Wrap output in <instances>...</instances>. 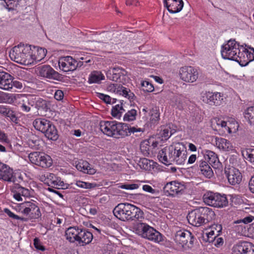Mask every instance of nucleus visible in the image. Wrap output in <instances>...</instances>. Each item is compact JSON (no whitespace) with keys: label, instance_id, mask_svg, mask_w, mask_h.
<instances>
[{"label":"nucleus","instance_id":"nucleus-17","mask_svg":"<svg viewBox=\"0 0 254 254\" xmlns=\"http://www.w3.org/2000/svg\"><path fill=\"white\" fill-rule=\"evenodd\" d=\"M117 124L118 122L115 121H101L100 123V128L105 134L115 137Z\"/></svg>","mask_w":254,"mask_h":254},{"label":"nucleus","instance_id":"nucleus-36","mask_svg":"<svg viewBox=\"0 0 254 254\" xmlns=\"http://www.w3.org/2000/svg\"><path fill=\"white\" fill-rule=\"evenodd\" d=\"M105 76L100 71H94L91 73L88 78V82L99 83L101 80H104Z\"/></svg>","mask_w":254,"mask_h":254},{"label":"nucleus","instance_id":"nucleus-30","mask_svg":"<svg viewBox=\"0 0 254 254\" xmlns=\"http://www.w3.org/2000/svg\"><path fill=\"white\" fill-rule=\"evenodd\" d=\"M80 228L75 227H70L68 228L65 233V236L66 240L70 243H74L77 242L79 237V233Z\"/></svg>","mask_w":254,"mask_h":254},{"label":"nucleus","instance_id":"nucleus-60","mask_svg":"<svg viewBox=\"0 0 254 254\" xmlns=\"http://www.w3.org/2000/svg\"><path fill=\"white\" fill-rule=\"evenodd\" d=\"M214 245L217 247H219L223 245L224 241L222 238H217V236L214 238V240L213 241Z\"/></svg>","mask_w":254,"mask_h":254},{"label":"nucleus","instance_id":"nucleus-46","mask_svg":"<svg viewBox=\"0 0 254 254\" xmlns=\"http://www.w3.org/2000/svg\"><path fill=\"white\" fill-rule=\"evenodd\" d=\"M141 86L143 87V90L146 92H151L154 90L153 85L147 81H143L141 83Z\"/></svg>","mask_w":254,"mask_h":254},{"label":"nucleus","instance_id":"nucleus-42","mask_svg":"<svg viewBox=\"0 0 254 254\" xmlns=\"http://www.w3.org/2000/svg\"><path fill=\"white\" fill-rule=\"evenodd\" d=\"M5 3V7L8 11L15 9L18 5V0H3Z\"/></svg>","mask_w":254,"mask_h":254},{"label":"nucleus","instance_id":"nucleus-55","mask_svg":"<svg viewBox=\"0 0 254 254\" xmlns=\"http://www.w3.org/2000/svg\"><path fill=\"white\" fill-rule=\"evenodd\" d=\"M64 182L61 181V179L59 177H56V179L53 181L50 185L52 187L58 188V187H62L64 186Z\"/></svg>","mask_w":254,"mask_h":254},{"label":"nucleus","instance_id":"nucleus-32","mask_svg":"<svg viewBox=\"0 0 254 254\" xmlns=\"http://www.w3.org/2000/svg\"><path fill=\"white\" fill-rule=\"evenodd\" d=\"M185 98L181 95H173L170 99V105L180 110L184 107Z\"/></svg>","mask_w":254,"mask_h":254},{"label":"nucleus","instance_id":"nucleus-2","mask_svg":"<svg viewBox=\"0 0 254 254\" xmlns=\"http://www.w3.org/2000/svg\"><path fill=\"white\" fill-rule=\"evenodd\" d=\"M132 228L133 232L142 238L156 243L163 241L162 234L145 223L138 221L133 224Z\"/></svg>","mask_w":254,"mask_h":254},{"label":"nucleus","instance_id":"nucleus-27","mask_svg":"<svg viewBox=\"0 0 254 254\" xmlns=\"http://www.w3.org/2000/svg\"><path fill=\"white\" fill-rule=\"evenodd\" d=\"M197 167L205 177L210 178L213 176V172L206 161L201 159L197 161Z\"/></svg>","mask_w":254,"mask_h":254},{"label":"nucleus","instance_id":"nucleus-48","mask_svg":"<svg viewBox=\"0 0 254 254\" xmlns=\"http://www.w3.org/2000/svg\"><path fill=\"white\" fill-rule=\"evenodd\" d=\"M243 61H247V56L244 54V51L243 53H241L240 54H238L237 55V58L235 60V61L239 63L241 66H245L247 64H244V63H243Z\"/></svg>","mask_w":254,"mask_h":254},{"label":"nucleus","instance_id":"nucleus-28","mask_svg":"<svg viewBox=\"0 0 254 254\" xmlns=\"http://www.w3.org/2000/svg\"><path fill=\"white\" fill-rule=\"evenodd\" d=\"M93 234L86 229H80L79 233L78 243L81 246L89 244L93 239Z\"/></svg>","mask_w":254,"mask_h":254},{"label":"nucleus","instance_id":"nucleus-44","mask_svg":"<svg viewBox=\"0 0 254 254\" xmlns=\"http://www.w3.org/2000/svg\"><path fill=\"white\" fill-rule=\"evenodd\" d=\"M76 185L79 188L86 189L94 188L96 186L95 184L84 182L81 181H77Z\"/></svg>","mask_w":254,"mask_h":254},{"label":"nucleus","instance_id":"nucleus-19","mask_svg":"<svg viewBox=\"0 0 254 254\" xmlns=\"http://www.w3.org/2000/svg\"><path fill=\"white\" fill-rule=\"evenodd\" d=\"M163 3L164 6L171 13L180 12L184 6L183 0H163Z\"/></svg>","mask_w":254,"mask_h":254},{"label":"nucleus","instance_id":"nucleus-3","mask_svg":"<svg viewBox=\"0 0 254 254\" xmlns=\"http://www.w3.org/2000/svg\"><path fill=\"white\" fill-rule=\"evenodd\" d=\"M31 45L20 44L14 47L9 52L10 59L17 63L28 65L33 63V55L30 53Z\"/></svg>","mask_w":254,"mask_h":254},{"label":"nucleus","instance_id":"nucleus-20","mask_svg":"<svg viewBox=\"0 0 254 254\" xmlns=\"http://www.w3.org/2000/svg\"><path fill=\"white\" fill-rule=\"evenodd\" d=\"M110 90L120 95L127 98L130 101L133 100L135 98L134 93L127 88L118 84H114L109 86Z\"/></svg>","mask_w":254,"mask_h":254},{"label":"nucleus","instance_id":"nucleus-43","mask_svg":"<svg viewBox=\"0 0 254 254\" xmlns=\"http://www.w3.org/2000/svg\"><path fill=\"white\" fill-rule=\"evenodd\" d=\"M47 51L43 48H37V54L34 55V58H33V60H35V61H40L46 56Z\"/></svg>","mask_w":254,"mask_h":254},{"label":"nucleus","instance_id":"nucleus-23","mask_svg":"<svg viewBox=\"0 0 254 254\" xmlns=\"http://www.w3.org/2000/svg\"><path fill=\"white\" fill-rule=\"evenodd\" d=\"M187 219L189 223L192 226L199 227L204 225L198 208L190 212L187 216Z\"/></svg>","mask_w":254,"mask_h":254},{"label":"nucleus","instance_id":"nucleus-51","mask_svg":"<svg viewBox=\"0 0 254 254\" xmlns=\"http://www.w3.org/2000/svg\"><path fill=\"white\" fill-rule=\"evenodd\" d=\"M6 116L9 117L13 122L16 124L17 123L18 119L16 116L14 112L12 111L10 108H9V110L7 111Z\"/></svg>","mask_w":254,"mask_h":254},{"label":"nucleus","instance_id":"nucleus-64","mask_svg":"<svg viewBox=\"0 0 254 254\" xmlns=\"http://www.w3.org/2000/svg\"><path fill=\"white\" fill-rule=\"evenodd\" d=\"M247 227L248 233L254 237V223L251 225H247Z\"/></svg>","mask_w":254,"mask_h":254},{"label":"nucleus","instance_id":"nucleus-15","mask_svg":"<svg viewBox=\"0 0 254 254\" xmlns=\"http://www.w3.org/2000/svg\"><path fill=\"white\" fill-rule=\"evenodd\" d=\"M180 78L184 81L193 82L197 79L198 73L192 66H184L179 70Z\"/></svg>","mask_w":254,"mask_h":254},{"label":"nucleus","instance_id":"nucleus-50","mask_svg":"<svg viewBox=\"0 0 254 254\" xmlns=\"http://www.w3.org/2000/svg\"><path fill=\"white\" fill-rule=\"evenodd\" d=\"M88 165L89 164L87 162L83 161L82 163L79 162L76 165V168L78 170L80 171L84 172L86 169H88V167H89Z\"/></svg>","mask_w":254,"mask_h":254},{"label":"nucleus","instance_id":"nucleus-47","mask_svg":"<svg viewBox=\"0 0 254 254\" xmlns=\"http://www.w3.org/2000/svg\"><path fill=\"white\" fill-rule=\"evenodd\" d=\"M150 121L152 124H155L160 119V113L156 110H152L150 113Z\"/></svg>","mask_w":254,"mask_h":254},{"label":"nucleus","instance_id":"nucleus-14","mask_svg":"<svg viewBox=\"0 0 254 254\" xmlns=\"http://www.w3.org/2000/svg\"><path fill=\"white\" fill-rule=\"evenodd\" d=\"M224 173L228 182L231 185H238L242 181V175L241 172L238 169L233 166L226 167L224 169Z\"/></svg>","mask_w":254,"mask_h":254},{"label":"nucleus","instance_id":"nucleus-45","mask_svg":"<svg viewBox=\"0 0 254 254\" xmlns=\"http://www.w3.org/2000/svg\"><path fill=\"white\" fill-rule=\"evenodd\" d=\"M217 236L215 233V231L214 230H211L208 233H206L205 236L204 235L203 238L205 241L209 243H213V241L214 240V238Z\"/></svg>","mask_w":254,"mask_h":254},{"label":"nucleus","instance_id":"nucleus-12","mask_svg":"<svg viewBox=\"0 0 254 254\" xmlns=\"http://www.w3.org/2000/svg\"><path fill=\"white\" fill-rule=\"evenodd\" d=\"M116 134L115 138L124 137L137 132H143V129L137 128L134 127L129 126L128 125L122 123H118L117 124Z\"/></svg>","mask_w":254,"mask_h":254},{"label":"nucleus","instance_id":"nucleus-53","mask_svg":"<svg viewBox=\"0 0 254 254\" xmlns=\"http://www.w3.org/2000/svg\"><path fill=\"white\" fill-rule=\"evenodd\" d=\"M140 184H124L121 185L120 187L121 189L126 190H134L139 188Z\"/></svg>","mask_w":254,"mask_h":254},{"label":"nucleus","instance_id":"nucleus-37","mask_svg":"<svg viewBox=\"0 0 254 254\" xmlns=\"http://www.w3.org/2000/svg\"><path fill=\"white\" fill-rule=\"evenodd\" d=\"M245 117L251 125L254 126V106L248 107L245 112Z\"/></svg>","mask_w":254,"mask_h":254},{"label":"nucleus","instance_id":"nucleus-7","mask_svg":"<svg viewBox=\"0 0 254 254\" xmlns=\"http://www.w3.org/2000/svg\"><path fill=\"white\" fill-rule=\"evenodd\" d=\"M179 146L180 144L175 146L170 145L159 151L157 156L159 161L165 165L172 164L175 160Z\"/></svg>","mask_w":254,"mask_h":254},{"label":"nucleus","instance_id":"nucleus-31","mask_svg":"<svg viewBox=\"0 0 254 254\" xmlns=\"http://www.w3.org/2000/svg\"><path fill=\"white\" fill-rule=\"evenodd\" d=\"M206 97L207 99V103L210 105H220L223 99L221 93L219 92H208L206 95Z\"/></svg>","mask_w":254,"mask_h":254},{"label":"nucleus","instance_id":"nucleus-5","mask_svg":"<svg viewBox=\"0 0 254 254\" xmlns=\"http://www.w3.org/2000/svg\"><path fill=\"white\" fill-rule=\"evenodd\" d=\"M203 198L206 204L217 208L226 207L229 203L226 194L217 192H207L204 194Z\"/></svg>","mask_w":254,"mask_h":254},{"label":"nucleus","instance_id":"nucleus-35","mask_svg":"<svg viewBox=\"0 0 254 254\" xmlns=\"http://www.w3.org/2000/svg\"><path fill=\"white\" fill-rule=\"evenodd\" d=\"M35 107L38 110L47 112L50 109V104L45 100L39 97H36Z\"/></svg>","mask_w":254,"mask_h":254},{"label":"nucleus","instance_id":"nucleus-6","mask_svg":"<svg viewBox=\"0 0 254 254\" xmlns=\"http://www.w3.org/2000/svg\"><path fill=\"white\" fill-rule=\"evenodd\" d=\"M239 44L235 40H230L227 43L222 46L221 55L223 59L235 61L237 55L241 54Z\"/></svg>","mask_w":254,"mask_h":254},{"label":"nucleus","instance_id":"nucleus-34","mask_svg":"<svg viewBox=\"0 0 254 254\" xmlns=\"http://www.w3.org/2000/svg\"><path fill=\"white\" fill-rule=\"evenodd\" d=\"M216 145L219 149L228 151L232 149L233 146L230 141L223 138H216Z\"/></svg>","mask_w":254,"mask_h":254},{"label":"nucleus","instance_id":"nucleus-22","mask_svg":"<svg viewBox=\"0 0 254 254\" xmlns=\"http://www.w3.org/2000/svg\"><path fill=\"white\" fill-rule=\"evenodd\" d=\"M127 72L123 68L120 67H115L109 70L107 73V77L114 81H120L122 76L124 77Z\"/></svg>","mask_w":254,"mask_h":254},{"label":"nucleus","instance_id":"nucleus-56","mask_svg":"<svg viewBox=\"0 0 254 254\" xmlns=\"http://www.w3.org/2000/svg\"><path fill=\"white\" fill-rule=\"evenodd\" d=\"M254 219V217L252 216H249L247 217H245L244 218L242 219H240L239 220H237L235 222V223H240L241 222H243L245 224H248V223L252 222V221Z\"/></svg>","mask_w":254,"mask_h":254},{"label":"nucleus","instance_id":"nucleus-63","mask_svg":"<svg viewBox=\"0 0 254 254\" xmlns=\"http://www.w3.org/2000/svg\"><path fill=\"white\" fill-rule=\"evenodd\" d=\"M161 135L164 137L165 139H167L171 135V133L169 131L168 129H164L161 133Z\"/></svg>","mask_w":254,"mask_h":254},{"label":"nucleus","instance_id":"nucleus-26","mask_svg":"<svg viewBox=\"0 0 254 254\" xmlns=\"http://www.w3.org/2000/svg\"><path fill=\"white\" fill-rule=\"evenodd\" d=\"M12 76L4 71H0V88L3 90H9L12 89L11 83Z\"/></svg>","mask_w":254,"mask_h":254},{"label":"nucleus","instance_id":"nucleus-4","mask_svg":"<svg viewBox=\"0 0 254 254\" xmlns=\"http://www.w3.org/2000/svg\"><path fill=\"white\" fill-rule=\"evenodd\" d=\"M35 128L45 134L49 139L57 140L59 138L58 130L52 122L44 118L35 119L33 122Z\"/></svg>","mask_w":254,"mask_h":254},{"label":"nucleus","instance_id":"nucleus-1","mask_svg":"<svg viewBox=\"0 0 254 254\" xmlns=\"http://www.w3.org/2000/svg\"><path fill=\"white\" fill-rule=\"evenodd\" d=\"M115 216L122 221H141L144 212L138 207L128 203H120L114 208Z\"/></svg>","mask_w":254,"mask_h":254},{"label":"nucleus","instance_id":"nucleus-24","mask_svg":"<svg viewBox=\"0 0 254 254\" xmlns=\"http://www.w3.org/2000/svg\"><path fill=\"white\" fill-rule=\"evenodd\" d=\"M13 197L18 201H22L21 196L28 197L30 195L28 189L22 187L18 184H14L12 188Z\"/></svg>","mask_w":254,"mask_h":254},{"label":"nucleus","instance_id":"nucleus-9","mask_svg":"<svg viewBox=\"0 0 254 254\" xmlns=\"http://www.w3.org/2000/svg\"><path fill=\"white\" fill-rule=\"evenodd\" d=\"M194 237L189 231L180 230L175 235L174 240L177 244L182 247L187 246L191 247L193 244Z\"/></svg>","mask_w":254,"mask_h":254},{"label":"nucleus","instance_id":"nucleus-11","mask_svg":"<svg viewBox=\"0 0 254 254\" xmlns=\"http://www.w3.org/2000/svg\"><path fill=\"white\" fill-rule=\"evenodd\" d=\"M21 212L26 215H29L31 218H38L41 215L39 208L34 203L25 201L20 205Z\"/></svg>","mask_w":254,"mask_h":254},{"label":"nucleus","instance_id":"nucleus-40","mask_svg":"<svg viewBox=\"0 0 254 254\" xmlns=\"http://www.w3.org/2000/svg\"><path fill=\"white\" fill-rule=\"evenodd\" d=\"M18 96H20L22 98V102L27 105L32 107L35 106L36 97L31 95L25 96L24 95H18Z\"/></svg>","mask_w":254,"mask_h":254},{"label":"nucleus","instance_id":"nucleus-16","mask_svg":"<svg viewBox=\"0 0 254 254\" xmlns=\"http://www.w3.org/2000/svg\"><path fill=\"white\" fill-rule=\"evenodd\" d=\"M163 189L169 195L174 196L182 194L185 191L186 187L181 183L175 181L166 184Z\"/></svg>","mask_w":254,"mask_h":254},{"label":"nucleus","instance_id":"nucleus-61","mask_svg":"<svg viewBox=\"0 0 254 254\" xmlns=\"http://www.w3.org/2000/svg\"><path fill=\"white\" fill-rule=\"evenodd\" d=\"M214 229L215 233L217 236L219 235V233L221 232L222 231V226L220 224H215L213 225L211 227V230Z\"/></svg>","mask_w":254,"mask_h":254},{"label":"nucleus","instance_id":"nucleus-38","mask_svg":"<svg viewBox=\"0 0 254 254\" xmlns=\"http://www.w3.org/2000/svg\"><path fill=\"white\" fill-rule=\"evenodd\" d=\"M150 142L149 140H144L141 142L140 145V149L142 154L145 156H149L150 155V151L151 146L150 145Z\"/></svg>","mask_w":254,"mask_h":254},{"label":"nucleus","instance_id":"nucleus-21","mask_svg":"<svg viewBox=\"0 0 254 254\" xmlns=\"http://www.w3.org/2000/svg\"><path fill=\"white\" fill-rule=\"evenodd\" d=\"M0 179L7 182H14L13 170L8 165L0 162Z\"/></svg>","mask_w":254,"mask_h":254},{"label":"nucleus","instance_id":"nucleus-10","mask_svg":"<svg viewBox=\"0 0 254 254\" xmlns=\"http://www.w3.org/2000/svg\"><path fill=\"white\" fill-rule=\"evenodd\" d=\"M37 69L39 75L43 77L57 81H61L63 79L62 75L49 65L45 64L38 67Z\"/></svg>","mask_w":254,"mask_h":254},{"label":"nucleus","instance_id":"nucleus-13","mask_svg":"<svg viewBox=\"0 0 254 254\" xmlns=\"http://www.w3.org/2000/svg\"><path fill=\"white\" fill-rule=\"evenodd\" d=\"M232 254H254V245L247 241H240L235 244Z\"/></svg>","mask_w":254,"mask_h":254},{"label":"nucleus","instance_id":"nucleus-52","mask_svg":"<svg viewBox=\"0 0 254 254\" xmlns=\"http://www.w3.org/2000/svg\"><path fill=\"white\" fill-rule=\"evenodd\" d=\"M246 155L249 161L254 165V149L249 148L246 150Z\"/></svg>","mask_w":254,"mask_h":254},{"label":"nucleus","instance_id":"nucleus-59","mask_svg":"<svg viewBox=\"0 0 254 254\" xmlns=\"http://www.w3.org/2000/svg\"><path fill=\"white\" fill-rule=\"evenodd\" d=\"M64 92L61 90H57L54 94V98L58 101H61L64 98Z\"/></svg>","mask_w":254,"mask_h":254},{"label":"nucleus","instance_id":"nucleus-18","mask_svg":"<svg viewBox=\"0 0 254 254\" xmlns=\"http://www.w3.org/2000/svg\"><path fill=\"white\" fill-rule=\"evenodd\" d=\"M75 60L70 56L61 57L59 60L60 68L64 72L75 70Z\"/></svg>","mask_w":254,"mask_h":254},{"label":"nucleus","instance_id":"nucleus-39","mask_svg":"<svg viewBox=\"0 0 254 254\" xmlns=\"http://www.w3.org/2000/svg\"><path fill=\"white\" fill-rule=\"evenodd\" d=\"M136 115V110L135 109H131L125 114L123 120L124 121H132L135 120Z\"/></svg>","mask_w":254,"mask_h":254},{"label":"nucleus","instance_id":"nucleus-58","mask_svg":"<svg viewBox=\"0 0 254 254\" xmlns=\"http://www.w3.org/2000/svg\"><path fill=\"white\" fill-rule=\"evenodd\" d=\"M124 112V111L122 110H117V109L112 108L111 111V115L112 116L116 118L120 119L122 116V114Z\"/></svg>","mask_w":254,"mask_h":254},{"label":"nucleus","instance_id":"nucleus-57","mask_svg":"<svg viewBox=\"0 0 254 254\" xmlns=\"http://www.w3.org/2000/svg\"><path fill=\"white\" fill-rule=\"evenodd\" d=\"M34 245L35 248L38 250L44 251L45 250V248L41 245L40 240L37 238L34 239Z\"/></svg>","mask_w":254,"mask_h":254},{"label":"nucleus","instance_id":"nucleus-62","mask_svg":"<svg viewBox=\"0 0 254 254\" xmlns=\"http://www.w3.org/2000/svg\"><path fill=\"white\" fill-rule=\"evenodd\" d=\"M4 212L10 218H12L14 219H16L19 218V216L13 212H12L9 209L5 208L4 209Z\"/></svg>","mask_w":254,"mask_h":254},{"label":"nucleus","instance_id":"nucleus-49","mask_svg":"<svg viewBox=\"0 0 254 254\" xmlns=\"http://www.w3.org/2000/svg\"><path fill=\"white\" fill-rule=\"evenodd\" d=\"M57 176L53 173H47L46 176L44 175V181L45 183H47L49 186H50L49 183L51 184L52 182L56 179Z\"/></svg>","mask_w":254,"mask_h":254},{"label":"nucleus","instance_id":"nucleus-41","mask_svg":"<svg viewBox=\"0 0 254 254\" xmlns=\"http://www.w3.org/2000/svg\"><path fill=\"white\" fill-rule=\"evenodd\" d=\"M252 52H250L248 49H245L244 50V54L247 56V61H243L244 64H248L249 63L254 60V48H249Z\"/></svg>","mask_w":254,"mask_h":254},{"label":"nucleus","instance_id":"nucleus-54","mask_svg":"<svg viewBox=\"0 0 254 254\" xmlns=\"http://www.w3.org/2000/svg\"><path fill=\"white\" fill-rule=\"evenodd\" d=\"M98 97L107 104H111L112 98L109 95L103 93H98Z\"/></svg>","mask_w":254,"mask_h":254},{"label":"nucleus","instance_id":"nucleus-8","mask_svg":"<svg viewBox=\"0 0 254 254\" xmlns=\"http://www.w3.org/2000/svg\"><path fill=\"white\" fill-rule=\"evenodd\" d=\"M28 157L31 163L43 168L50 167L53 163L51 157L42 152H31Z\"/></svg>","mask_w":254,"mask_h":254},{"label":"nucleus","instance_id":"nucleus-29","mask_svg":"<svg viewBox=\"0 0 254 254\" xmlns=\"http://www.w3.org/2000/svg\"><path fill=\"white\" fill-rule=\"evenodd\" d=\"M203 157L214 168H218L221 165L217 154L212 151L206 150Z\"/></svg>","mask_w":254,"mask_h":254},{"label":"nucleus","instance_id":"nucleus-33","mask_svg":"<svg viewBox=\"0 0 254 254\" xmlns=\"http://www.w3.org/2000/svg\"><path fill=\"white\" fill-rule=\"evenodd\" d=\"M187 158V152L185 148L183 146L181 148L179 146L178 151L176 154V157L174 163H176L178 165H183L186 161Z\"/></svg>","mask_w":254,"mask_h":254},{"label":"nucleus","instance_id":"nucleus-25","mask_svg":"<svg viewBox=\"0 0 254 254\" xmlns=\"http://www.w3.org/2000/svg\"><path fill=\"white\" fill-rule=\"evenodd\" d=\"M198 210L201 216L204 225L212 221L215 217L214 212L210 208L200 207L198 208Z\"/></svg>","mask_w":254,"mask_h":254}]
</instances>
